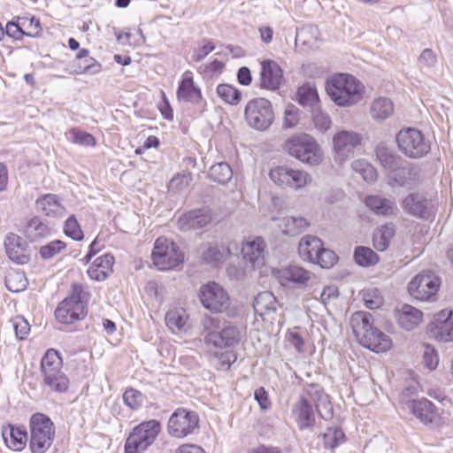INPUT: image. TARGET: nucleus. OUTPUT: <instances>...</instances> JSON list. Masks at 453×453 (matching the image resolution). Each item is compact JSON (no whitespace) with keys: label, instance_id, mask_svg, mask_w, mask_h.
Wrapping results in <instances>:
<instances>
[{"label":"nucleus","instance_id":"nucleus-10","mask_svg":"<svg viewBox=\"0 0 453 453\" xmlns=\"http://www.w3.org/2000/svg\"><path fill=\"white\" fill-rule=\"evenodd\" d=\"M396 142L399 150L408 157L419 158L430 151V142L419 130L413 127L400 130Z\"/></svg>","mask_w":453,"mask_h":453},{"label":"nucleus","instance_id":"nucleus-21","mask_svg":"<svg viewBox=\"0 0 453 453\" xmlns=\"http://www.w3.org/2000/svg\"><path fill=\"white\" fill-rule=\"evenodd\" d=\"M265 242L261 237L247 239L242 242L241 252L243 259L250 264L252 268L260 267L265 263Z\"/></svg>","mask_w":453,"mask_h":453},{"label":"nucleus","instance_id":"nucleus-55","mask_svg":"<svg viewBox=\"0 0 453 453\" xmlns=\"http://www.w3.org/2000/svg\"><path fill=\"white\" fill-rule=\"evenodd\" d=\"M7 288L12 292H19L27 288V280L22 273H10L5 280Z\"/></svg>","mask_w":453,"mask_h":453},{"label":"nucleus","instance_id":"nucleus-7","mask_svg":"<svg viewBox=\"0 0 453 453\" xmlns=\"http://www.w3.org/2000/svg\"><path fill=\"white\" fill-rule=\"evenodd\" d=\"M161 429L159 421L150 419L133 429L125 443V453H141L156 440Z\"/></svg>","mask_w":453,"mask_h":453},{"label":"nucleus","instance_id":"nucleus-49","mask_svg":"<svg viewBox=\"0 0 453 453\" xmlns=\"http://www.w3.org/2000/svg\"><path fill=\"white\" fill-rule=\"evenodd\" d=\"M311 118L315 128L321 134L326 133L332 127L329 115L319 107L312 109Z\"/></svg>","mask_w":453,"mask_h":453},{"label":"nucleus","instance_id":"nucleus-59","mask_svg":"<svg viewBox=\"0 0 453 453\" xmlns=\"http://www.w3.org/2000/svg\"><path fill=\"white\" fill-rule=\"evenodd\" d=\"M12 328L15 331L16 337L19 340L25 339L30 332V325L27 319L21 316H17L10 320Z\"/></svg>","mask_w":453,"mask_h":453},{"label":"nucleus","instance_id":"nucleus-37","mask_svg":"<svg viewBox=\"0 0 453 453\" xmlns=\"http://www.w3.org/2000/svg\"><path fill=\"white\" fill-rule=\"evenodd\" d=\"M320 246V239L313 235H304L299 242V255L303 260L312 263Z\"/></svg>","mask_w":453,"mask_h":453},{"label":"nucleus","instance_id":"nucleus-13","mask_svg":"<svg viewBox=\"0 0 453 453\" xmlns=\"http://www.w3.org/2000/svg\"><path fill=\"white\" fill-rule=\"evenodd\" d=\"M199 418L196 412L177 409L168 421V433L175 438H184L198 428Z\"/></svg>","mask_w":453,"mask_h":453},{"label":"nucleus","instance_id":"nucleus-5","mask_svg":"<svg viewBox=\"0 0 453 453\" xmlns=\"http://www.w3.org/2000/svg\"><path fill=\"white\" fill-rule=\"evenodd\" d=\"M85 296L81 285L73 283L71 295L55 311L57 320L62 324H73L83 319L87 314Z\"/></svg>","mask_w":453,"mask_h":453},{"label":"nucleus","instance_id":"nucleus-54","mask_svg":"<svg viewBox=\"0 0 453 453\" xmlns=\"http://www.w3.org/2000/svg\"><path fill=\"white\" fill-rule=\"evenodd\" d=\"M224 256V250L217 245H210L207 250L203 252L202 259L204 263L211 266H216L223 261Z\"/></svg>","mask_w":453,"mask_h":453},{"label":"nucleus","instance_id":"nucleus-43","mask_svg":"<svg viewBox=\"0 0 453 453\" xmlns=\"http://www.w3.org/2000/svg\"><path fill=\"white\" fill-rule=\"evenodd\" d=\"M216 92L219 97L226 104L236 105L241 101V91L232 85L219 84L217 87Z\"/></svg>","mask_w":453,"mask_h":453},{"label":"nucleus","instance_id":"nucleus-11","mask_svg":"<svg viewBox=\"0 0 453 453\" xmlns=\"http://www.w3.org/2000/svg\"><path fill=\"white\" fill-rule=\"evenodd\" d=\"M269 177L275 185L281 188H289L296 191L304 188L312 181L311 174L306 171L290 168L286 165L272 168Z\"/></svg>","mask_w":453,"mask_h":453},{"label":"nucleus","instance_id":"nucleus-42","mask_svg":"<svg viewBox=\"0 0 453 453\" xmlns=\"http://www.w3.org/2000/svg\"><path fill=\"white\" fill-rule=\"evenodd\" d=\"M376 157L380 165L388 172L400 165L401 158L394 151L384 145H379L376 149Z\"/></svg>","mask_w":453,"mask_h":453},{"label":"nucleus","instance_id":"nucleus-6","mask_svg":"<svg viewBox=\"0 0 453 453\" xmlns=\"http://www.w3.org/2000/svg\"><path fill=\"white\" fill-rule=\"evenodd\" d=\"M52 421L44 414L36 413L30 419L29 447L32 453H45L54 438Z\"/></svg>","mask_w":453,"mask_h":453},{"label":"nucleus","instance_id":"nucleus-45","mask_svg":"<svg viewBox=\"0 0 453 453\" xmlns=\"http://www.w3.org/2000/svg\"><path fill=\"white\" fill-rule=\"evenodd\" d=\"M210 177L220 184L227 183L233 177V171L226 162L213 165L210 169Z\"/></svg>","mask_w":453,"mask_h":453},{"label":"nucleus","instance_id":"nucleus-32","mask_svg":"<svg viewBox=\"0 0 453 453\" xmlns=\"http://www.w3.org/2000/svg\"><path fill=\"white\" fill-rule=\"evenodd\" d=\"M188 314L182 308H174L165 314L166 326L173 333H182L188 329Z\"/></svg>","mask_w":453,"mask_h":453},{"label":"nucleus","instance_id":"nucleus-62","mask_svg":"<svg viewBox=\"0 0 453 453\" xmlns=\"http://www.w3.org/2000/svg\"><path fill=\"white\" fill-rule=\"evenodd\" d=\"M191 175L188 173H179L172 178L168 188L171 191H180L188 187L191 181Z\"/></svg>","mask_w":453,"mask_h":453},{"label":"nucleus","instance_id":"nucleus-53","mask_svg":"<svg viewBox=\"0 0 453 453\" xmlns=\"http://www.w3.org/2000/svg\"><path fill=\"white\" fill-rule=\"evenodd\" d=\"M20 26L25 30V35L27 37H38L41 35V23L35 17H19Z\"/></svg>","mask_w":453,"mask_h":453},{"label":"nucleus","instance_id":"nucleus-58","mask_svg":"<svg viewBox=\"0 0 453 453\" xmlns=\"http://www.w3.org/2000/svg\"><path fill=\"white\" fill-rule=\"evenodd\" d=\"M422 364L428 370H435L439 364V356L437 350L430 346L426 345L423 350Z\"/></svg>","mask_w":453,"mask_h":453},{"label":"nucleus","instance_id":"nucleus-39","mask_svg":"<svg viewBox=\"0 0 453 453\" xmlns=\"http://www.w3.org/2000/svg\"><path fill=\"white\" fill-rule=\"evenodd\" d=\"M278 226L284 234L296 235L309 226V222L303 217L287 216L279 219Z\"/></svg>","mask_w":453,"mask_h":453},{"label":"nucleus","instance_id":"nucleus-27","mask_svg":"<svg viewBox=\"0 0 453 453\" xmlns=\"http://www.w3.org/2000/svg\"><path fill=\"white\" fill-rule=\"evenodd\" d=\"M395 317L398 325L406 331L413 330L417 327L423 317V313L418 309L409 304H403L395 311Z\"/></svg>","mask_w":453,"mask_h":453},{"label":"nucleus","instance_id":"nucleus-44","mask_svg":"<svg viewBox=\"0 0 453 453\" xmlns=\"http://www.w3.org/2000/svg\"><path fill=\"white\" fill-rule=\"evenodd\" d=\"M298 102L303 106L317 108L319 95L317 89L311 85H303L297 91Z\"/></svg>","mask_w":453,"mask_h":453},{"label":"nucleus","instance_id":"nucleus-40","mask_svg":"<svg viewBox=\"0 0 453 453\" xmlns=\"http://www.w3.org/2000/svg\"><path fill=\"white\" fill-rule=\"evenodd\" d=\"M25 234L30 241L45 238L51 234V229L38 217L31 219L25 226Z\"/></svg>","mask_w":453,"mask_h":453},{"label":"nucleus","instance_id":"nucleus-16","mask_svg":"<svg viewBox=\"0 0 453 453\" xmlns=\"http://www.w3.org/2000/svg\"><path fill=\"white\" fill-rule=\"evenodd\" d=\"M427 332L437 342H453V310L443 309L434 314Z\"/></svg>","mask_w":453,"mask_h":453},{"label":"nucleus","instance_id":"nucleus-24","mask_svg":"<svg viewBox=\"0 0 453 453\" xmlns=\"http://www.w3.org/2000/svg\"><path fill=\"white\" fill-rule=\"evenodd\" d=\"M306 395L316 405L317 412L325 420H329L334 416V409L329 396L319 385H309L305 390Z\"/></svg>","mask_w":453,"mask_h":453},{"label":"nucleus","instance_id":"nucleus-33","mask_svg":"<svg viewBox=\"0 0 453 453\" xmlns=\"http://www.w3.org/2000/svg\"><path fill=\"white\" fill-rule=\"evenodd\" d=\"M213 337L215 338V342L212 346L217 348L232 347L240 342L242 333L237 326L228 325Z\"/></svg>","mask_w":453,"mask_h":453},{"label":"nucleus","instance_id":"nucleus-29","mask_svg":"<svg viewBox=\"0 0 453 453\" xmlns=\"http://www.w3.org/2000/svg\"><path fill=\"white\" fill-rule=\"evenodd\" d=\"M2 436L5 445L15 451L22 450L27 440V434L25 430L11 424L3 428Z\"/></svg>","mask_w":453,"mask_h":453},{"label":"nucleus","instance_id":"nucleus-63","mask_svg":"<svg viewBox=\"0 0 453 453\" xmlns=\"http://www.w3.org/2000/svg\"><path fill=\"white\" fill-rule=\"evenodd\" d=\"M4 34L15 40H21L26 36L25 30L20 26L19 17H14L12 20L6 24Z\"/></svg>","mask_w":453,"mask_h":453},{"label":"nucleus","instance_id":"nucleus-26","mask_svg":"<svg viewBox=\"0 0 453 453\" xmlns=\"http://www.w3.org/2000/svg\"><path fill=\"white\" fill-rule=\"evenodd\" d=\"M4 247L5 252L12 261L19 265L28 262V257L26 255L27 243L18 234L9 233L4 239Z\"/></svg>","mask_w":453,"mask_h":453},{"label":"nucleus","instance_id":"nucleus-8","mask_svg":"<svg viewBox=\"0 0 453 453\" xmlns=\"http://www.w3.org/2000/svg\"><path fill=\"white\" fill-rule=\"evenodd\" d=\"M244 118L250 127L266 131L274 121L271 102L262 97L249 101L244 109Z\"/></svg>","mask_w":453,"mask_h":453},{"label":"nucleus","instance_id":"nucleus-22","mask_svg":"<svg viewBox=\"0 0 453 453\" xmlns=\"http://www.w3.org/2000/svg\"><path fill=\"white\" fill-rule=\"evenodd\" d=\"M292 412L299 429H311L314 426L315 412L312 404L304 395H301L295 403Z\"/></svg>","mask_w":453,"mask_h":453},{"label":"nucleus","instance_id":"nucleus-12","mask_svg":"<svg viewBox=\"0 0 453 453\" xmlns=\"http://www.w3.org/2000/svg\"><path fill=\"white\" fill-rule=\"evenodd\" d=\"M405 404L411 413L425 426L440 427L447 423L446 418L443 416V411H441L426 397L407 401Z\"/></svg>","mask_w":453,"mask_h":453},{"label":"nucleus","instance_id":"nucleus-57","mask_svg":"<svg viewBox=\"0 0 453 453\" xmlns=\"http://www.w3.org/2000/svg\"><path fill=\"white\" fill-rule=\"evenodd\" d=\"M64 232L74 241H81L84 237L83 231L73 215L65 220Z\"/></svg>","mask_w":453,"mask_h":453},{"label":"nucleus","instance_id":"nucleus-3","mask_svg":"<svg viewBox=\"0 0 453 453\" xmlns=\"http://www.w3.org/2000/svg\"><path fill=\"white\" fill-rule=\"evenodd\" d=\"M283 149L291 157L310 165H318L323 159L320 146L307 134L292 135L284 142Z\"/></svg>","mask_w":453,"mask_h":453},{"label":"nucleus","instance_id":"nucleus-2","mask_svg":"<svg viewBox=\"0 0 453 453\" xmlns=\"http://www.w3.org/2000/svg\"><path fill=\"white\" fill-rule=\"evenodd\" d=\"M326 90L336 105L350 107L363 100L365 88L351 74L335 73L326 79Z\"/></svg>","mask_w":453,"mask_h":453},{"label":"nucleus","instance_id":"nucleus-30","mask_svg":"<svg viewBox=\"0 0 453 453\" xmlns=\"http://www.w3.org/2000/svg\"><path fill=\"white\" fill-rule=\"evenodd\" d=\"M365 205L376 215L389 217L396 213L397 207L393 200L380 196H368L365 200Z\"/></svg>","mask_w":453,"mask_h":453},{"label":"nucleus","instance_id":"nucleus-41","mask_svg":"<svg viewBox=\"0 0 453 453\" xmlns=\"http://www.w3.org/2000/svg\"><path fill=\"white\" fill-rule=\"evenodd\" d=\"M202 334L207 345H212L215 342L214 335L218 334L220 328V320L218 318L206 315L201 320Z\"/></svg>","mask_w":453,"mask_h":453},{"label":"nucleus","instance_id":"nucleus-19","mask_svg":"<svg viewBox=\"0 0 453 453\" xmlns=\"http://www.w3.org/2000/svg\"><path fill=\"white\" fill-rule=\"evenodd\" d=\"M403 209L409 214L428 219L433 213V203L430 200L418 193L409 194L402 202Z\"/></svg>","mask_w":453,"mask_h":453},{"label":"nucleus","instance_id":"nucleus-15","mask_svg":"<svg viewBox=\"0 0 453 453\" xmlns=\"http://www.w3.org/2000/svg\"><path fill=\"white\" fill-rule=\"evenodd\" d=\"M440 279L431 272L417 274L409 283L408 291L415 299L431 301L436 295Z\"/></svg>","mask_w":453,"mask_h":453},{"label":"nucleus","instance_id":"nucleus-60","mask_svg":"<svg viewBox=\"0 0 453 453\" xmlns=\"http://www.w3.org/2000/svg\"><path fill=\"white\" fill-rule=\"evenodd\" d=\"M299 110L295 105H288L284 111L283 128H294L300 120Z\"/></svg>","mask_w":453,"mask_h":453},{"label":"nucleus","instance_id":"nucleus-38","mask_svg":"<svg viewBox=\"0 0 453 453\" xmlns=\"http://www.w3.org/2000/svg\"><path fill=\"white\" fill-rule=\"evenodd\" d=\"M418 173V170L417 167H400L399 165L395 169L388 172L390 184H395L402 187L407 186L417 178Z\"/></svg>","mask_w":453,"mask_h":453},{"label":"nucleus","instance_id":"nucleus-36","mask_svg":"<svg viewBox=\"0 0 453 453\" xmlns=\"http://www.w3.org/2000/svg\"><path fill=\"white\" fill-rule=\"evenodd\" d=\"M395 234V226L393 223H386L373 233L372 242L373 247L379 251L386 250Z\"/></svg>","mask_w":453,"mask_h":453},{"label":"nucleus","instance_id":"nucleus-48","mask_svg":"<svg viewBox=\"0 0 453 453\" xmlns=\"http://www.w3.org/2000/svg\"><path fill=\"white\" fill-rule=\"evenodd\" d=\"M344 433L342 429L329 427L323 434L324 447L333 449L344 441Z\"/></svg>","mask_w":453,"mask_h":453},{"label":"nucleus","instance_id":"nucleus-17","mask_svg":"<svg viewBox=\"0 0 453 453\" xmlns=\"http://www.w3.org/2000/svg\"><path fill=\"white\" fill-rule=\"evenodd\" d=\"M360 134L351 130H341L333 137V146L338 157H349L357 146L361 144Z\"/></svg>","mask_w":453,"mask_h":453},{"label":"nucleus","instance_id":"nucleus-56","mask_svg":"<svg viewBox=\"0 0 453 453\" xmlns=\"http://www.w3.org/2000/svg\"><path fill=\"white\" fill-rule=\"evenodd\" d=\"M76 73L96 74L102 70L101 64L89 56H88L86 58H83L81 62H76Z\"/></svg>","mask_w":453,"mask_h":453},{"label":"nucleus","instance_id":"nucleus-14","mask_svg":"<svg viewBox=\"0 0 453 453\" xmlns=\"http://www.w3.org/2000/svg\"><path fill=\"white\" fill-rule=\"evenodd\" d=\"M199 298L203 307L214 313L226 311L229 305L228 294L214 281L200 288Z\"/></svg>","mask_w":453,"mask_h":453},{"label":"nucleus","instance_id":"nucleus-47","mask_svg":"<svg viewBox=\"0 0 453 453\" xmlns=\"http://www.w3.org/2000/svg\"><path fill=\"white\" fill-rule=\"evenodd\" d=\"M351 168L367 182H372L377 179L375 168L364 159H357L351 163Z\"/></svg>","mask_w":453,"mask_h":453},{"label":"nucleus","instance_id":"nucleus-18","mask_svg":"<svg viewBox=\"0 0 453 453\" xmlns=\"http://www.w3.org/2000/svg\"><path fill=\"white\" fill-rule=\"evenodd\" d=\"M260 65V87L268 90L278 89L283 79V72L280 66L275 61L269 59L261 61Z\"/></svg>","mask_w":453,"mask_h":453},{"label":"nucleus","instance_id":"nucleus-23","mask_svg":"<svg viewBox=\"0 0 453 453\" xmlns=\"http://www.w3.org/2000/svg\"><path fill=\"white\" fill-rule=\"evenodd\" d=\"M276 277L284 287H303L311 280V273L303 267L290 265L277 270Z\"/></svg>","mask_w":453,"mask_h":453},{"label":"nucleus","instance_id":"nucleus-25","mask_svg":"<svg viewBox=\"0 0 453 453\" xmlns=\"http://www.w3.org/2000/svg\"><path fill=\"white\" fill-rule=\"evenodd\" d=\"M211 219V211L208 208H202L183 214L180 217L178 225L180 230L188 231L202 228L207 226Z\"/></svg>","mask_w":453,"mask_h":453},{"label":"nucleus","instance_id":"nucleus-35","mask_svg":"<svg viewBox=\"0 0 453 453\" xmlns=\"http://www.w3.org/2000/svg\"><path fill=\"white\" fill-rule=\"evenodd\" d=\"M394 112L393 102L384 96L375 98L370 105V115L376 121L388 119Z\"/></svg>","mask_w":453,"mask_h":453},{"label":"nucleus","instance_id":"nucleus-28","mask_svg":"<svg viewBox=\"0 0 453 453\" xmlns=\"http://www.w3.org/2000/svg\"><path fill=\"white\" fill-rule=\"evenodd\" d=\"M114 257L106 253L97 257L88 267L87 273L91 280L96 281L104 280L112 272Z\"/></svg>","mask_w":453,"mask_h":453},{"label":"nucleus","instance_id":"nucleus-52","mask_svg":"<svg viewBox=\"0 0 453 453\" xmlns=\"http://www.w3.org/2000/svg\"><path fill=\"white\" fill-rule=\"evenodd\" d=\"M336 261V254L331 250L325 249L323 247V243L321 242L319 250L312 263L319 265L322 268H330L335 264Z\"/></svg>","mask_w":453,"mask_h":453},{"label":"nucleus","instance_id":"nucleus-51","mask_svg":"<svg viewBox=\"0 0 453 453\" xmlns=\"http://www.w3.org/2000/svg\"><path fill=\"white\" fill-rule=\"evenodd\" d=\"M66 249L65 242L60 241V240H54L52 242H48L45 245H42L40 248V255L41 257L45 259H51L55 256L60 254L62 251H64Z\"/></svg>","mask_w":453,"mask_h":453},{"label":"nucleus","instance_id":"nucleus-20","mask_svg":"<svg viewBox=\"0 0 453 453\" xmlns=\"http://www.w3.org/2000/svg\"><path fill=\"white\" fill-rule=\"evenodd\" d=\"M177 98L180 102L198 104L203 100L201 89L194 82L193 73L186 71L179 83Z\"/></svg>","mask_w":453,"mask_h":453},{"label":"nucleus","instance_id":"nucleus-34","mask_svg":"<svg viewBox=\"0 0 453 453\" xmlns=\"http://www.w3.org/2000/svg\"><path fill=\"white\" fill-rule=\"evenodd\" d=\"M253 308L255 312L262 318L274 313L277 309L276 297L272 292H261L255 297Z\"/></svg>","mask_w":453,"mask_h":453},{"label":"nucleus","instance_id":"nucleus-1","mask_svg":"<svg viewBox=\"0 0 453 453\" xmlns=\"http://www.w3.org/2000/svg\"><path fill=\"white\" fill-rule=\"evenodd\" d=\"M350 326L358 342L373 352H386L392 347L391 338L373 326L372 316L357 311L350 318Z\"/></svg>","mask_w":453,"mask_h":453},{"label":"nucleus","instance_id":"nucleus-61","mask_svg":"<svg viewBox=\"0 0 453 453\" xmlns=\"http://www.w3.org/2000/svg\"><path fill=\"white\" fill-rule=\"evenodd\" d=\"M124 403L132 410H137L143 402V395L138 390L129 388L123 394Z\"/></svg>","mask_w":453,"mask_h":453},{"label":"nucleus","instance_id":"nucleus-9","mask_svg":"<svg viewBox=\"0 0 453 453\" xmlns=\"http://www.w3.org/2000/svg\"><path fill=\"white\" fill-rule=\"evenodd\" d=\"M154 265L162 271L173 269L183 262L180 248L165 237H158L151 254Z\"/></svg>","mask_w":453,"mask_h":453},{"label":"nucleus","instance_id":"nucleus-50","mask_svg":"<svg viewBox=\"0 0 453 453\" xmlns=\"http://www.w3.org/2000/svg\"><path fill=\"white\" fill-rule=\"evenodd\" d=\"M66 138L73 143L83 146H94L96 140L92 134L77 128H72L65 134Z\"/></svg>","mask_w":453,"mask_h":453},{"label":"nucleus","instance_id":"nucleus-64","mask_svg":"<svg viewBox=\"0 0 453 453\" xmlns=\"http://www.w3.org/2000/svg\"><path fill=\"white\" fill-rule=\"evenodd\" d=\"M363 300L365 302V305L371 310L377 309L383 303V299L377 289H371L365 292Z\"/></svg>","mask_w":453,"mask_h":453},{"label":"nucleus","instance_id":"nucleus-31","mask_svg":"<svg viewBox=\"0 0 453 453\" xmlns=\"http://www.w3.org/2000/svg\"><path fill=\"white\" fill-rule=\"evenodd\" d=\"M35 203L37 210L48 217L58 218L65 215V209L54 194H46L39 197Z\"/></svg>","mask_w":453,"mask_h":453},{"label":"nucleus","instance_id":"nucleus-4","mask_svg":"<svg viewBox=\"0 0 453 453\" xmlns=\"http://www.w3.org/2000/svg\"><path fill=\"white\" fill-rule=\"evenodd\" d=\"M63 361L54 349H48L41 360L43 385L51 391L64 393L68 389L69 379L62 371Z\"/></svg>","mask_w":453,"mask_h":453},{"label":"nucleus","instance_id":"nucleus-46","mask_svg":"<svg viewBox=\"0 0 453 453\" xmlns=\"http://www.w3.org/2000/svg\"><path fill=\"white\" fill-rule=\"evenodd\" d=\"M354 258L361 266L373 265L379 261L378 255L372 249L363 246L356 248Z\"/></svg>","mask_w":453,"mask_h":453}]
</instances>
